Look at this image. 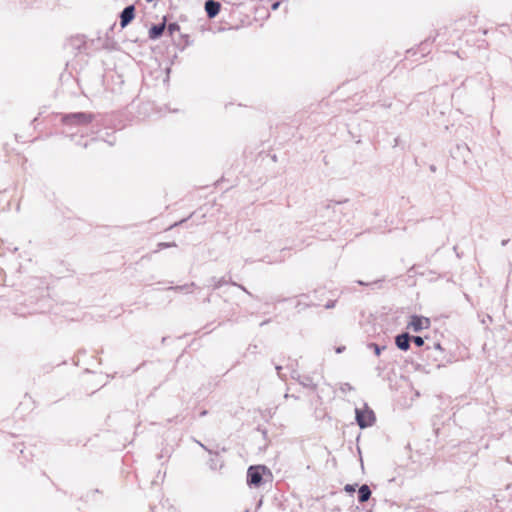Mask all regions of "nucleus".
Masks as SVG:
<instances>
[{
	"label": "nucleus",
	"mask_w": 512,
	"mask_h": 512,
	"mask_svg": "<svg viewBox=\"0 0 512 512\" xmlns=\"http://www.w3.org/2000/svg\"><path fill=\"white\" fill-rule=\"evenodd\" d=\"M345 491L350 492V493L354 492L355 491V487L353 485L347 484L345 486Z\"/></svg>",
	"instance_id": "4468645a"
},
{
	"label": "nucleus",
	"mask_w": 512,
	"mask_h": 512,
	"mask_svg": "<svg viewBox=\"0 0 512 512\" xmlns=\"http://www.w3.org/2000/svg\"><path fill=\"white\" fill-rule=\"evenodd\" d=\"M212 281H213V284H212V285H213V287H214L215 289L220 288L224 283H226V282H225V280H224L223 278L218 279V280H216L215 278H213V279H212Z\"/></svg>",
	"instance_id": "ddd939ff"
},
{
	"label": "nucleus",
	"mask_w": 512,
	"mask_h": 512,
	"mask_svg": "<svg viewBox=\"0 0 512 512\" xmlns=\"http://www.w3.org/2000/svg\"><path fill=\"white\" fill-rule=\"evenodd\" d=\"M430 326V319L424 316L412 315L408 322L407 328L414 331L420 332L423 329H427Z\"/></svg>",
	"instance_id": "20e7f679"
},
{
	"label": "nucleus",
	"mask_w": 512,
	"mask_h": 512,
	"mask_svg": "<svg viewBox=\"0 0 512 512\" xmlns=\"http://www.w3.org/2000/svg\"><path fill=\"white\" fill-rule=\"evenodd\" d=\"M334 306H335V302H334V301H330V302H328V303L325 305V307H326L327 309L333 308Z\"/></svg>",
	"instance_id": "dca6fc26"
},
{
	"label": "nucleus",
	"mask_w": 512,
	"mask_h": 512,
	"mask_svg": "<svg viewBox=\"0 0 512 512\" xmlns=\"http://www.w3.org/2000/svg\"><path fill=\"white\" fill-rule=\"evenodd\" d=\"M279 5H280V3H279V2H276V3L272 4V9H273V10L278 9Z\"/></svg>",
	"instance_id": "6ab92c4d"
},
{
	"label": "nucleus",
	"mask_w": 512,
	"mask_h": 512,
	"mask_svg": "<svg viewBox=\"0 0 512 512\" xmlns=\"http://www.w3.org/2000/svg\"><path fill=\"white\" fill-rule=\"evenodd\" d=\"M371 496V490L368 485L363 484L358 490V500L360 503H364L369 500Z\"/></svg>",
	"instance_id": "1a4fd4ad"
},
{
	"label": "nucleus",
	"mask_w": 512,
	"mask_h": 512,
	"mask_svg": "<svg viewBox=\"0 0 512 512\" xmlns=\"http://www.w3.org/2000/svg\"><path fill=\"white\" fill-rule=\"evenodd\" d=\"M135 16V8L133 5L125 7L120 14V25L122 28L126 27Z\"/></svg>",
	"instance_id": "39448f33"
},
{
	"label": "nucleus",
	"mask_w": 512,
	"mask_h": 512,
	"mask_svg": "<svg viewBox=\"0 0 512 512\" xmlns=\"http://www.w3.org/2000/svg\"><path fill=\"white\" fill-rule=\"evenodd\" d=\"M282 367L281 366H276V371H277V374L278 376L281 378V379H284V377L281 375L280 371H281Z\"/></svg>",
	"instance_id": "f3484780"
},
{
	"label": "nucleus",
	"mask_w": 512,
	"mask_h": 512,
	"mask_svg": "<svg viewBox=\"0 0 512 512\" xmlns=\"http://www.w3.org/2000/svg\"><path fill=\"white\" fill-rule=\"evenodd\" d=\"M356 421L360 428L364 429L369 426H372L375 422V414L374 412L364 405V409H356Z\"/></svg>",
	"instance_id": "7ed1b4c3"
},
{
	"label": "nucleus",
	"mask_w": 512,
	"mask_h": 512,
	"mask_svg": "<svg viewBox=\"0 0 512 512\" xmlns=\"http://www.w3.org/2000/svg\"><path fill=\"white\" fill-rule=\"evenodd\" d=\"M169 28L175 30V27H173V25H169Z\"/></svg>",
	"instance_id": "b1692460"
},
{
	"label": "nucleus",
	"mask_w": 512,
	"mask_h": 512,
	"mask_svg": "<svg viewBox=\"0 0 512 512\" xmlns=\"http://www.w3.org/2000/svg\"><path fill=\"white\" fill-rule=\"evenodd\" d=\"M411 340L418 347H421L424 344V339L420 336H413V337H411Z\"/></svg>",
	"instance_id": "f8f14e48"
},
{
	"label": "nucleus",
	"mask_w": 512,
	"mask_h": 512,
	"mask_svg": "<svg viewBox=\"0 0 512 512\" xmlns=\"http://www.w3.org/2000/svg\"><path fill=\"white\" fill-rule=\"evenodd\" d=\"M367 347L369 349H372L375 353V355L379 356L381 354V351L384 350L386 347L385 346H379L378 344L376 343H369L367 345Z\"/></svg>",
	"instance_id": "9b49d317"
},
{
	"label": "nucleus",
	"mask_w": 512,
	"mask_h": 512,
	"mask_svg": "<svg viewBox=\"0 0 512 512\" xmlns=\"http://www.w3.org/2000/svg\"><path fill=\"white\" fill-rule=\"evenodd\" d=\"M164 29H165L164 24L153 25L149 30V37L151 39L159 38L163 34Z\"/></svg>",
	"instance_id": "9d476101"
},
{
	"label": "nucleus",
	"mask_w": 512,
	"mask_h": 512,
	"mask_svg": "<svg viewBox=\"0 0 512 512\" xmlns=\"http://www.w3.org/2000/svg\"><path fill=\"white\" fill-rule=\"evenodd\" d=\"M411 336L408 333H402L395 337L396 346L403 351H407L410 348Z\"/></svg>",
	"instance_id": "423d86ee"
},
{
	"label": "nucleus",
	"mask_w": 512,
	"mask_h": 512,
	"mask_svg": "<svg viewBox=\"0 0 512 512\" xmlns=\"http://www.w3.org/2000/svg\"><path fill=\"white\" fill-rule=\"evenodd\" d=\"M345 350V347L344 346H340L336 349V353H341Z\"/></svg>",
	"instance_id": "a211bd4d"
},
{
	"label": "nucleus",
	"mask_w": 512,
	"mask_h": 512,
	"mask_svg": "<svg viewBox=\"0 0 512 512\" xmlns=\"http://www.w3.org/2000/svg\"><path fill=\"white\" fill-rule=\"evenodd\" d=\"M268 473V468L264 465L250 466L247 470V484L251 487H260L263 482V476Z\"/></svg>",
	"instance_id": "f257e3e1"
},
{
	"label": "nucleus",
	"mask_w": 512,
	"mask_h": 512,
	"mask_svg": "<svg viewBox=\"0 0 512 512\" xmlns=\"http://www.w3.org/2000/svg\"><path fill=\"white\" fill-rule=\"evenodd\" d=\"M221 5L215 0H207L205 2V11L209 18H214L218 15Z\"/></svg>",
	"instance_id": "0eeeda50"
},
{
	"label": "nucleus",
	"mask_w": 512,
	"mask_h": 512,
	"mask_svg": "<svg viewBox=\"0 0 512 512\" xmlns=\"http://www.w3.org/2000/svg\"><path fill=\"white\" fill-rule=\"evenodd\" d=\"M93 119L92 113L78 112L63 116L62 121L65 125L87 126Z\"/></svg>",
	"instance_id": "f03ea898"
},
{
	"label": "nucleus",
	"mask_w": 512,
	"mask_h": 512,
	"mask_svg": "<svg viewBox=\"0 0 512 512\" xmlns=\"http://www.w3.org/2000/svg\"><path fill=\"white\" fill-rule=\"evenodd\" d=\"M169 28L175 30V27H173V25H169Z\"/></svg>",
	"instance_id": "393cba45"
},
{
	"label": "nucleus",
	"mask_w": 512,
	"mask_h": 512,
	"mask_svg": "<svg viewBox=\"0 0 512 512\" xmlns=\"http://www.w3.org/2000/svg\"><path fill=\"white\" fill-rule=\"evenodd\" d=\"M292 378L297 379L299 381V383L304 387L311 388V389L316 388V384L313 382L312 378H310L308 376L301 377L297 372L294 371L292 373Z\"/></svg>",
	"instance_id": "6e6552de"
},
{
	"label": "nucleus",
	"mask_w": 512,
	"mask_h": 512,
	"mask_svg": "<svg viewBox=\"0 0 512 512\" xmlns=\"http://www.w3.org/2000/svg\"><path fill=\"white\" fill-rule=\"evenodd\" d=\"M344 386H345V387H348V390H351V389H352V387H351L348 383H345V385H344Z\"/></svg>",
	"instance_id": "412c9836"
},
{
	"label": "nucleus",
	"mask_w": 512,
	"mask_h": 512,
	"mask_svg": "<svg viewBox=\"0 0 512 512\" xmlns=\"http://www.w3.org/2000/svg\"><path fill=\"white\" fill-rule=\"evenodd\" d=\"M238 287H239L240 289H242V290L246 291V289H245L243 286L238 285Z\"/></svg>",
	"instance_id": "5701e85b"
},
{
	"label": "nucleus",
	"mask_w": 512,
	"mask_h": 512,
	"mask_svg": "<svg viewBox=\"0 0 512 512\" xmlns=\"http://www.w3.org/2000/svg\"><path fill=\"white\" fill-rule=\"evenodd\" d=\"M159 246L161 248H167V247H171V246H176L175 243H160Z\"/></svg>",
	"instance_id": "2eb2a0df"
},
{
	"label": "nucleus",
	"mask_w": 512,
	"mask_h": 512,
	"mask_svg": "<svg viewBox=\"0 0 512 512\" xmlns=\"http://www.w3.org/2000/svg\"><path fill=\"white\" fill-rule=\"evenodd\" d=\"M507 243H508V240H503L501 244H502L503 246H505Z\"/></svg>",
	"instance_id": "4be33fe9"
},
{
	"label": "nucleus",
	"mask_w": 512,
	"mask_h": 512,
	"mask_svg": "<svg viewBox=\"0 0 512 512\" xmlns=\"http://www.w3.org/2000/svg\"><path fill=\"white\" fill-rule=\"evenodd\" d=\"M187 286H176L173 289L182 290L185 289Z\"/></svg>",
	"instance_id": "aec40b11"
}]
</instances>
